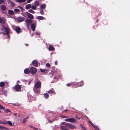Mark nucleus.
<instances>
[{"label":"nucleus","mask_w":130,"mask_h":130,"mask_svg":"<svg viewBox=\"0 0 130 130\" xmlns=\"http://www.w3.org/2000/svg\"><path fill=\"white\" fill-rule=\"evenodd\" d=\"M41 87V83L39 81H37L35 83L33 88L34 91L37 94L40 92V90Z\"/></svg>","instance_id":"obj_1"},{"label":"nucleus","mask_w":130,"mask_h":130,"mask_svg":"<svg viewBox=\"0 0 130 130\" xmlns=\"http://www.w3.org/2000/svg\"><path fill=\"white\" fill-rule=\"evenodd\" d=\"M30 73L32 74H34L37 72V70L36 68L34 67H31L30 69Z\"/></svg>","instance_id":"obj_2"},{"label":"nucleus","mask_w":130,"mask_h":130,"mask_svg":"<svg viewBox=\"0 0 130 130\" xmlns=\"http://www.w3.org/2000/svg\"><path fill=\"white\" fill-rule=\"evenodd\" d=\"M66 125L68 126V128H69L70 129H74L76 128L75 125L69 123H66Z\"/></svg>","instance_id":"obj_3"},{"label":"nucleus","mask_w":130,"mask_h":130,"mask_svg":"<svg viewBox=\"0 0 130 130\" xmlns=\"http://www.w3.org/2000/svg\"><path fill=\"white\" fill-rule=\"evenodd\" d=\"M65 121H66L70 122L72 123H75L76 121V120L72 118L66 119H65Z\"/></svg>","instance_id":"obj_4"},{"label":"nucleus","mask_w":130,"mask_h":130,"mask_svg":"<svg viewBox=\"0 0 130 130\" xmlns=\"http://www.w3.org/2000/svg\"><path fill=\"white\" fill-rule=\"evenodd\" d=\"M46 92H47L48 93L51 94H53L55 95L56 94V93L55 92V91L52 88H51L49 91H46Z\"/></svg>","instance_id":"obj_5"},{"label":"nucleus","mask_w":130,"mask_h":130,"mask_svg":"<svg viewBox=\"0 0 130 130\" xmlns=\"http://www.w3.org/2000/svg\"><path fill=\"white\" fill-rule=\"evenodd\" d=\"M66 123L63 126L61 125L60 128L62 130H69L68 128V126L66 125Z\"/></svg>","instance_id":"obj_6"},{"label":"nucleus","mask_w":130,"mask_h":130,"mask_svg":"<svg viewBox=\"0 0 130 130\" xmlns=\"http://www.w3.org/2000/svg\"><path fill=\"white\" fill-rule=\"evenodd\" d=\"M25 13L27 16L28 17V18L31 19H33L34 17L32 14L29 13L27 12H26Z\"/></svg>","instance_id":"obj_7"},{"label":"nucleus","mask_w":130,"mask_h":130,"mask_svg":"<svg viewBox=\"0 0 130 130\" xmlns=\"http://www.w3.org/2000/svg\"><path fill=\"white\" fill-rule=\"evenodd\" d=\"M21 88V86L19 85H17L15 86V90L17 91H20V90Z\"/></svg>","instance_id":"obj_8"},{"label":"nucleus","mask_w":130,"mask_h":130,"mask_svg":"<svg viewBox=\"0 0 130 130\" xmlns=\"http://www.w3.org/2000/svg\"><path fill=\"white\" fill-rule=\"evenodd\" d=\"M25 18L22 17H18L17 19L18 21L19 22H20L24 21Z\"/></svg>","instance_id":"obj_9"},{"label":"nucleus","mask_w":130,"mask_h":130,"mask_svg":"<svg viewBox=\"0 0 130 130\" xmlns=\"http://www.w3.org/2000/svg\"><path fill=\"white\" fill-rule=\"evenodd\" d=\"M32 63L34 66L36 67H38V64L37 60H33L32 61Z\"/></svg>","instance_id":"obj_10"},{"label":"nucleus","mask_w":130,"mask_h":130,"mask_svg":"<svg viewBox=\"0 0 130 130\" xmlns=\"http://www.w3.org/2000/svg\"><path fill=\"white\" fill-rule=\"evenodd\" d=\"M36 24H36H32L31 25L30 27L31 28L33 31H34L35 30Z\"/></svg>","instance_id":"obj_11"},{"label":"nucleus","mask_w":130,"mask_h":130,"mask_svg":"<svg viewBox=\"0 0 130 130\" xmlns=\"http://www.w3.org/2000/svg\"><path fill=\"white\" fill-rule=\"evenodd\" d=\"M5 23V20L4 18H0V23H1L4 24Z\"/></svg>","instance_id":"obj_12"},{"label":"nucleus","mask_w":130,"mask_h":130,"mask_svg":"<svg viewBox=\"0 0 130 130\" xmlns=\"http://www.w3.org/2000/svg\"><path fill=\"white\" fill-rule=\"evenodd\" d=\"M15 30L17 33H19L20 32L21 29L19 27L17 26L16 27Z\"/></svg>","instance_id":"obj_13"},{"label":"nucleus","mask_w":130,"mask_h":130,"mask_svg":"<svg viewBox=\"0 0 130 130\" xmlns=\"http://www.w3.org/2000/svg\"><path fill=\"white\" fill-rule=\"evenodd\" d=\"M24 73L27 74H29L30 73V69L29 68H26L24 70Z\"/></svg>","instance_id":"obj_14"},{"label":"nucleus","mask_w":130,"mask_h":130,"mask_svg":"<svg viewBox=\"0 0 130 130\" xmlns=\"http://www.w3.org/2000/svg\"><path fill=\"white\" fill-rule=\"evenodd\" d=\"M76 85H79L77 87H78V86L80 87L84 85V83L83 81H82L80 82H78L77 83Z\"/></svg>","instance_id":"obj_15"},{"label":"nucleus","mask_w":130,"mask_h":130,"mask_svg":"<svg viewBox=\"0 0 130 130\" xmlns=\"http://www.w3.org/2000/svg\"><path fill=\"white\" fill-rule=\"evenodd\" d=\"M25 22L26 24H30L32 23V21L29 19H27L26 20Z\"/></svg>","instance_id":"obj_16"},{"label":"nucleus","mask_w":130,"mask_h":130,"mask_svg":"<svg viewBox=\"0 0 130 130\" xmlns=\"http://www.w3.org/2000/svg\"><path fill=\"white\" fill-rule=\"evenodd\" d=\"M55 49V48L52 45H49L48 48V50L49 51H54Z\"/></svg>","instance_id":"obj_17"},{"label":"nucleus","mask_w":130,"mask_h":130,"mask_svg":"<svg viewBox=\"0 0 130 130\" xmlns=\"http://www.w3.org/2000/svg\"><path fill=\"white\" fill-rule=\"evenodd\" d=\"M31 5L30 4H28L26 5L25 7V8L28 10L31 8Z\"/></svg>","instance_id":"obj_18"},{"label":"nucleus","mask_w":130,"mask_h":130,"mask_svg":"<svg viewBox=\"0 0 130 130\" xmlns=\"http://www.w3.org/2000/svg\"><path fill=\"white\" fill-rule=\"evenodd\" d=\"M8 13L10 15H12L14 14V12L12 10H10L8 11Z\"/></svg>","instance_id":"obj_19"},{"label":"nucleus","mask_w":130,"mask_h":130,"mask_svg":"<svg viewBox=\"0 0 130 130\" xmlns=\"http://www.w3.org/2000/svg\"><path fill=\"white\" fill-rule=\"evenodd\" d=\"M0 129L2 130H8V129L4 126H0Z\"/></svg>","instance_id":"obj_20"},{"label":"nucleus","mask_w":130,"mask_h":130,"mask_svg":"<svg viewBox=\"0 0 130 130\" xmlns=\"http://www.w3.org/2000/svg\"><path fill=\"white\" fill-rule=\"evenodd\" d=\"M40 71L43 73H46L47 72H48V71L47 70H46L45 69H42L41 68H40Z\"/></svg>","instance_id":"obj_21"},{"label":"nucleus","mask_w":130,"mask_h":130,"mask_svg":"<svg viewBox=\"0 0 130 130\" xmlns=\"http://www.w3.org/2000/svg\"><path fill=\"white\" fill-rule=\"evenodd\" d=\"M43 95L44 98L46 99H47L49 97V95L47 93H45Z\"/></svg>","instance_id":"obj_22"},{"label":"nucleus","mask_w":130,"mask_h":130,"mask_svg":"<svg viewBox=\"0 0 130 130\" xmlns=\"http://www.w3.org/2000/svg\"><path fill=\"white\" fill-rule=\"evenodd\" d=\"M1 8L2 10H5L6 9V7L4 5H2L1 6Z\"/></svg>","instance_id":"obj_23"},{"label":"nucleus","mask_w":130,"mask_h":130,"mask_svg":"<svg viewBox=\"0 0 130 130\" xmlns=\"http://www.w3.org/2000/svg\"><path fill=\"white\" fill-rule=\"evenodd\" d=\"M41 8L44 9L46 8V5L45 4H43L40 6Z\"/></svg>","instance_id":"obj_24"},{"label":"nucleus","mask_w":130,"mask_h":130,"mask_svg":"<svg viewBox=\"0 0 130 130\" xmlns=\"http://www.w3.org/2000/svg\"><path fill=\"white\" fill-rule=\"evenodd\" d=\"M34 4L36 6H38L39 4V2L38 1H36L34 2Z\"/></svg>","instance_id":"obj_25"},{"label":"nucleus","mask_w":130,"mask_h":130,"mask_svg":"<svg viewBox=\"0 0 130 130\" xmlns=\"http://www.w3.org/2000/svg\"><path fill=\"white\" fill-rule=\"evenodd\" d=\"M5 85V83L4 82H1L0 83V87H3Z\"/></svg>","instance_id":"obj_26"},{"label":"nucleus","mask_w":130,"mask_h":130,"mask_svg":"<svg viewBox=\"0 0 130 130\" xmlns=\"http://www.w3.org/2000/svg\"><path fill=\"white\" fill-rule=\"evenodd\" d=\"M37 18L41 20L45 19L44 17L41 16H38L37 17Z\"/></svg>","instance_id":"obj_27"},{"label":"nucleus","mask_w":130,"mask_h":130,"mask_svg":"<svg viewBox=\"0 0 130 130\" xmlns=\"http://www.w3.org/2000/svg\"><path fill=\"white\" fill-rule=\"evenodd\" d=\"M5 31L6 32V34L7 35H8L9 33V29L7 28H5Z\"/></svg>","instance_id":"obj_28"},{"label":"nucleus","mask_w":130,"mask_h":130,"mask_svg":"<svg viewBox=\"0 0 130 130\" xmlns=\"http://www.w3.org/2000/svg\"><path fill=\"white\" fill-rule=\"evenodd\" d=\"M28 118V117H27L25 118L24 119L22 122V123H25L26 122V119L27 120Z\"/></svg>","instance_id":"obj_29"},{"label":"nucleus","mask_w":130,"mask_h":130,"mask_svg":"<svg viewBox=\"0 0 130 130\" xmlns=\"http://www.w3.org/2000/svg\"><path fill=\"white\" fill-rule=\"evenodd\" d=\"M31 7L32 9L34 10H36V9L37 7L36 6L32 5L31 6Z\"/></svg>","instance_id":"obj_30"},{"label":"nucleus","mask_w":130,"mask_h":130,"mask_svg":"<svg viewBox=\"0 0 130 130\" xmlns=\"http://www.w3.org/2000/svg\"><path fill=\"white\" fill-rule=\"evenodd\" d=\"M58 80L57 78L55 76L53 78V82H56Z\"/></svg>","instance_id":"obj_31"},{"label":"nucleus","mask_w":130,"mask_h":130,"mask_svg":"<svg viewBox=\"0 0 130 130\" xmlns=\"http://www.w3.org/2000/svg\"><path fill=\"white\" fill-rule=\"evenodd\" d=\"M15 5V4L13 2H12L10 5V6L12 7H14Z\"/></svg>","instance_id":"obj_32"},{"label":"nucleus","mask_w":130,"mask_h":130,"mask_svg":"<svg viewBox=\"0 0 130 130\" xmlns=\"http://www.w3.org/2000/svg\"><path fill=\"white\" fill-rule=\"evenodd\" d=\"M18 7L21 9L22 12H23L25 10L21 6H19Z\"/></svg>","instance_id":"obj_33"},{"label":"nucleus","mask_w":130,"mask_h":130,"mask_svg":"<svg viewBox=\"0 0 130 130\" xmlns=\"http://www.w3.org/2000/svg\"><path fill=\"white\" fill-rule=\"evenodd\" d=\"M26 0H17V2L19 3H22L25 2Z\"/></svg>","instance_id":"obj_34"},{"label":"nucleus","mask_w":130,"mask_h":130,"mask_svg":"<svg viewBox=\"0 0 130 130\" xmlns=\"http://www.w3.org/2000/svg\"><path fill=\"white\" fill-rule=\"evenodd\" d=\"M14 11L15 12L18 13L20 11V10L19 9H15L14 10Z\"/></svg>","instance_id":"obj_35"},{"label":"nucleus","mask_w":130,"mask_h":130,"mask_svg":"<svg viewBox=\"0 0 130 130\" xmlns=\"http://www.w3.org/2000/svg\"><path fill=\"white\" fill-rule=\"evenodd\" d=\"M28 12L30 13L34 14L35 13V12L32 10L31 9H30L28 10Z\"/></svg>","instance_id":"obj_36"},{"label":"nucleus","mask_w":130,"mask_h":130,"mask_svg":"<svg viewBox=\"0 0 130 130\" xmlns=\"http://www.w3.org/2000/svg\"><path fill=\"white\" fill-rule=\"evenodd\" d=\"M8 123V124L10 126H12V123L11 122L9 121H8L7 122V124Z\"/></svg>","instance_id":"obj_37"},{"label":"nucleus","mask_w":130,"mask_h":130,"mask_svg":"<svg viewBox=\"0 0 130 130\" xmlns=\"http://www.w3.org/2000/svg\"><path fill=\"white\" fill-rule=\"evenodd\" d=\"M40 13L41 14H44V12L43 11V10L42 9H40Z\"/></svg>","instance_id":"obj_38"},{"label":"nucleus","mask_w":130,"mask_h":130,"mask_svg":"<svg viewBox=\"0 0 130 130\" xmlns=\"http://www.w3.org/2000/svg\"><path fill=\"white\" fill-rule=\"evenodd\" d=\"M46 66L47 68H49L50 67L51 65L49 63H47L46 64Z\"/></svg>","instance_id":"obj_39"},{"label":"nucleus","mask_w":130,"mask_h":130,"mask_svg":"<svg viewBox=\"0 0 130 130\" xmlns=\"http://www.w3.org/2000/svg\"><path fill=\"white\" fill-rule=\"evenodd\" d=\"M9 112H10V110L9 109H6L5 111V113H8Z\"/></svg>","instance_id":"obj_40"},{"label":"nucleus","mask_w":130,"mask_h":130,"mask_svg":"<svg viewBox=\"0 0 130 130\" xmlns=\"http://www.w3.org/2000/svg\"><path fill=\"white\" fill-rule=\"evenodd\" d=\"M0 123L2 124H7V123L6 122H2V121H0Z\"/></svg>","instance_id":"obj_41"},{"label":"nucleus","mask_w":130,"mask_h":130,"mask_svg":"<svg viewBox=\"0 0 130 130\" xmlns=\"http://www.w3.org/2000/svg\"><path fill=\"white\" fill-rule=\"evenodd\" d=\"M0 108L1 109H4L5 108L2 105H1L0 104Z\"/></svg>","instance_id":"obj_42"},{"label":"nucleus","mask_w":130,"mask_h":130,"mask_svg":"<svg viewBox=\"0 0 130 130\" xmlns=\"http://www.w3.org/2000/svg\"><path fill=\"white\" fill-rule=\"evenodd\" d=\"M7 92L6 90H4L3 91V93L5 95H6L7 94Z\"/></svg>","instance_id":"obj_43"},{"label":"nucleus","mask_w":130,"mask_h":130,"mask_svg":"<svg viewBox=\"0 0 130 130\" xmlns=\"http://www.w3.org/2000/svg\"><path fill=\"white\" fill-rule=\"evenodd\" d=\"M54 74V73L53 72H51L50 73V75L52 76H51V77H52V76Z\"/></svg>","instance_id":"obj_44"},{"label":"nucleus","mask_w":130,"mask_h":130,"mask_svg":"<svg viewBox=\"0 0 130 130\" xmlns=\"http://www.w3.org/2000/svg\"><path fill=\"white\" fill-rule=\"evenodd\" d=\"M72 84V83H71V84L69 83L67 84L66 86L68 87H70V86Z\"/></svg>","instance_id":"obj_45"},{"label":"nucleus","mask_w":130,"mask_h":130,"mask_svg":"<svg viewBox=\"0 0 130 130\" xmlns=\"http://www.w3.org/2000/svg\"><path fill=\"white\" fill-rule=\"evenodd\" d=\"M4 2V0H0V4H2Z\"/></svg>","instance_id":"obj_46"},{"label":"nucleus","mask_w":130,"mask_h":130,"mask_svg":"<svg viewBox=\"0 0 130 130\" xmlns=\"http://www.w3.org/2000/svg\"><path fill=\"white\" fill-rule=\"evenodd\" d=\"M8 3L9 4H10L11 3V2H12V1L10 0H8Z\"/></svg>","instance_id":"obj_47"},{"label":"nucleus","mask_w":130,"mask_h":130,"mask_svg":"<svg viewBox=\"0 0 130 130\" xmlns=\"http://www.w3.org/2000/svg\"><path fill=\"white\" fill-rule=\"evenodd\" d=\"M32 0H27V3H30Z\"/></svg>","instance_id":"obj_48"},{"label":"nucleus","mask_w":130,"mask_h":130,"mask_svg":"<svg viewBox=\"0 0 130 130\" xmlns=\"http://www.w3.org/2000/svg\"><path fill=\"white\" fill-rule=\"evenodd\" d=\"M61 117L62 118H67V117L66 116H61Z\"/></svg>","instance_id":"obj_49"},{"label":"nucleus","mask_w":130,"mask_h":130,"mask_svg":"<svg viewBox=\"0 0 130 130\" xmlns=\"http://www.w3.org/2000/svg\"><path fill=\"white\" fill-rule=\"evenodd\" d=\"M82 129H83L84 130H86L85 128L83 126H82Z\"/></svg>","instance_id":"obj_50"},{"label":"nucleus","mask_w":130,"mask_h":130,"mask_svg":"<svg viewBox=\"0 0 130 130\" xmlns=\"http://www.w3.org/2000/svg\"><path fill=\"white\" fill-rule=\"evenodd\" d=\"M92 126L95 128L97 127V126H96L95 125H94L93 124L92 125Z\"/></svg>","instance_id":"obj_51"},{"label":"nucleus","mask_w":130,"mask_h":130,"mask_svg":"<svg viewBox=\"0 0 130 130\" xmlns=\"http://www.w3.org/2000/svg\"><path fill=\"white\" fill-rule=\"evenodd\" d=\"M89 122L92 125L93 124V123H92V122L91 121H89Z\"/></svg>","instance_id":"obj_52"},{"label":"nucleus","mask_w":130,"mask_h":130,"mask_svg":"<svg viewBox=\"0 0 130 130\" xmlns=\"http://www.w3.org/2000/svg\"><path fill=\"white\" fill-rule=\"evenodd\" d=\"M30 25V24H26V26L27 27V28L29 27Z\"/></svg>","instance_id":"obj_53"},{"label":"nucleus","mask_w":130,"mask_h":130,"mask_svg":"<svg viewBox=\"0 0 130 130\" xmlns=\"http://www.w3.org/2000/svg\"><path fill=\"white\" fill-rule=\"evenodd\" d=\"M95 130H99V129L98 128V127H97L96 128H95Z\"/></svg>","instance_id":"obj_54"},{"label":"nucleus","mask_w":130,"mask_h":130,"mask_svg":"<svg viewBox=\"0 0 130 130\" xmlns=\"http://www.w3.org/2000/svg\"><path fill=\"white\" fill-rule=\"evenodd\" d=\"M33 128L34 129H35V130H38V128H35L34 127H33Z\"/></svg>","instance_id":"obj_55"},{"label":"nucleus","mask_w":130,"mask_h":130,"mask_svg":"<svg viewBox=\"0 0 130 130\" xmlns=\"http://www.w3.org/2000/svg\"><path fill=\"white\" fill-rule=\"evenodd\" d=\"M55 65H57V61H56L55 62Z\"/></svg>","instance_id":"obj_56"},{"label":"nucleus","mask_w":130,"mask_h":130,"mask_svg":"<svg viewBox=\"0 0 130 130\" xmlns=\"http://www.w3.org/2000/svg\"><path fill=\"white\" fill-rule=\"evenodd\" d=\"M36 35H40V33L39 32H37L36 33Z\"/></svg>","instance_id":"obj_57"},{"label":"nucleus","mask_w":130,"mask_h":130,"mask_svg":"<svg viewBox=\"0 0 130 130\" xmlns=\"http://www.w3.org/2000/svg\"><path fill=\"white\" fill-rule=\"evenodd\" d=\"M76 118H77V119H80V118L79 117H78L77 116H76Z\"/></svg>","instance_id":"obj_58"},{"label":"nucleus","mask_w":130,"mask_h":130,"mask_svg":"<svg viewBox=\"0 0 130 130\" xmlns=\"http://www.w3.org/2000/svg\"><path fill=\"white\" fill-rule=\"evenodd\" d=\"M25 45L26 46H28V44H25Z\"/></svg>","instance_id":"obj_59"},{"label":"nucleus","mask_w":130,"mask_h":130,"mask_svg":"<svg viewBox=\"0 0 130 130\" xmlns=\"http://www.w3.org/2000/svg\"><path fill=\"white\" fill-rule=\"evenodd\" d=\"M29 126L30 127L32 128H33V127H34L32 126L31 125H29Z\"/></svg>","instance_id":"obj_60"},{"label":"nucleus","mask_w":130,"mask_h":130,"mask_svg":"<svg viewBox=\"0 0 130 130\" xmlns=\"http://www.w3.org/2000/svg\"><path fill=\"white\" fill-rule=\"evenodd\" d=\"M20 83V81L18 80L17 81V83Z\"/></svg>","instance_id":"obj_61"},{"label":"nucleus","mask_w":130,"mask_h":130,"mask_svg":"<svg viewBox=\"0 0 130 130\" xmlns=\"http://www.w3.org/2000/svg\"><path fill=\"white\" fill-rule=\"evenodd\" d=\"M64 123H65V122H63L61 123V124H63L64 125Z\"/></svg>","instance_id":"obj_62"},{"label":"nucleus","mask_w":130,"mask_h":130,"mask_svg":"<svg viewBox=\"0 0 130 130\" xmlns=\"http://www.w3.org/2000/svg\"><path fill=\"white\" fill-rule=\"evenodd\" d=\"M17 115V113H15V114L14 115H15V116H17V115Z\"/></svg>","instance_id":"obj_63"},{"label":"nucleus","mask_w":130,"mask_h":130,"mask_svg":"<svg viewBox=\"0 0 130 130\" xmlns=\"http://www.w3.org/2000/svg\"><path fill=\"white\" fill-rule=\"evenodd\" d=\"M6 84H7V85H8V83H7V82H6Z\"/></svg>","instance_id":"obj_64"}]
</instances>
